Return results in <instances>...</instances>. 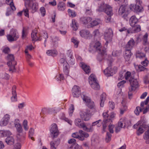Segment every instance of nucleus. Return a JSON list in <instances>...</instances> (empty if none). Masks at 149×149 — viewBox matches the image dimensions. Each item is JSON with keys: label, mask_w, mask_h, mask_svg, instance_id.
<instances>
[{"label": "nucleus", "mask_w": 149, "mask_h": 149, "mask_svg": "<svg viewBox=\"0 0 149 149\" xmlns=\"http://www.w3.org/2000/svg\"><path fill=\"white\" fill-rule=\"evenodd\" d=\"M97 10L100 12H104L108 16H106L105 21L106 22L108 23L111 21V16L113 15L112 7L108 4L104 3H102Z\"/></svg>", "instance_id": "1"}, {"label": "nucleus", "mask_w": 149, "mask_h": 149, "mask_svg": "<svg viewBox=\"0 0 149 149\" xmlns=\"http://www.w3.org/2000/svg\"><path fill=\"white\" fill-rule=\"evenodd\" d=\"M93 47L94 49L98 53L97 59L100 61H101L104 58V55L106 54V49L102 47L101 43L99 42H95Z\"/></svg>", "instance_id": "2"}, {"label": "nucleus", "mask_w": 149, "mask_h": 149, "mask_svg": "<svg viewBox=\"0 0 149 149\" xmlns=\"http://www.w3.org/2000/svg\"><path fill=\"white\" fill-rule=\"evenodd\" d=\"M89 82L91 87L96 90L100 89V86L99 84L96 81L95 76L93 74H91L88 78Z\"/></svg>", "instance_id": "3"}, {"label": "nucleus", "mask_w": 149, "mask_h": 149, "mask_svg": "<svg viewBox=\"0 0 149 149\" xmlns=\"http://www.w3.org/2000/svg\"><path fill=\"white\" fill-rule=\"evenodd\" d=\"M75 125L80 128H82L83 130L87 132H92L93 128H88L86 126L85 123L81 121V120L79 118H77L75 120Z\"/></svg>", "instance_id": "4"}, {"label": "nucleus", "mask_w": 149, "mask_h": 149, "mask_svg": "<svg viewBox=\"0 0 149 149\" xmlns=\"http://www.w3.org/2000/svg\"><path fill=\"white\" fill-rule=\"evenodd\" d=\"M117 71V68L115 67L112 68L110 64L109 67L104 70V73L107 77H109L113 76Z\"/></svg>", "instance_id": "5"}, {"label": "nucleus", "mask_w": 149, "mask_h": 149, "mask_svg": "<svg viewBox=\"0 0 149 149\" xmlns=\"http://www.w3.org/2000/svg\"><path fill=\"white\" fill-rule=\"evenodd\" d=\"M129 82L130 85V87L129 88V90L130 92L134 91L139 86V83L136 79L131 78L129 80Z\"/></svg>", "instance_id": "6"}, {"label": "nucleus", "mask_w": 149, "mask_h": 149, "mask_svg": "<svg viewBox=\"0 0 149 149\" xmlns=\"http://www.w3.org/2000/svg\"><path fill=\"white\" fill-rule=\"evenodd\" d=\"M81 118L85 121L90 120L91 116L90 111L88 109L86 110L85 111H81L80 113Z\"/></svg>", "instance_id": "7"}, {"label": "nucleus", "mask_w": 149, "mask_h": 149, "mask_svg": "<svg viewBox=\"0 0 149 149\" xmlns=\"http://www.w3.org/2000/svg\"><path fill=\"white\" fill-rule=\"evenodd\" d=\"M108 112H104L103 113L102 116L104 118L103 122H105V123L112 122V119L114 118L115 114L112 112L111 113L109 116L108 113Z\"/></svg>", "instance_id": "8"}, {"label": "nucleus", "mask_w": 149, "mask_h": 149, "mask_svg": "<svg viewBox=\"0 0 149 149\" xmlns=\"http://www.w3.org/2000/svg\"><path fill=\"white\" fill-rule=\"evenodd\" d=\"M60 62L63 67L64 72L65 74L68 75L69 73V65L64 58L61 59Z\"/></svg>", "instance_id": "9"}, {"label": "nucleus", "mask_w": 149, "mask_h": 149, "mask_svg": "<svg viewBox=\"0 0 149 149\" xmlns=\"http://www.w3.org/2000/svg\"><path fill=\"white\" fill-rule=\"evenodd\" d=\"M50 131L51 136L53 139L57 137L58 134V131L56 124L54 123L52 125Z\"/></svg>", "instance_id": "10"}, {"label": "nucleus", "mask_w": 149, "mask_h": 149, "mask_svg": "<svg viewBox=\"0 0 149 149\" xmlns=\"http://www.w3.org/2000/svg\"><path fill=\"white\" fill-rule=\"evenodd\" d=\"M84 101H85L87 106L90 109H95V105L93 102L91 101L89 98L84 95L81 96Z\"/></svg>", "instance_id": "11"}, {"label": "nucleus", "mask_w": 149, "mask_h": 149, "mask_svg": "<svg viewBox=\"0 0 149 149\" xmlns=\"http://www.w3.org/2000/svg\"><path fill=\"white\" fill-rule=\"evenodd\" d=\"M104 38L106 40V45H107L109 42L112 40L113 31L111 29H109L107 32L104 33Z\"/></svg>", "instance_id": "12"}, {"label": "nucleus", "mask_w": 149, "mask_h": 149, "mask_svg": "<svg viewBox=\"0 0 149 149\" xmlns=\"http://www.w3.org/2000/svg\"><path fill=\"white\" fill-rule=\"evenodd\" d=\"M57 113V110L55 108H52L47 109L46 108H43L42 110V113L43 114L45 115L49 114L54 116Z\"/></svg>", "instance_id": "13"}, {"label": "nucleus", "mask_w": 149, "mask_h": 149, "mask_svg": "<svg viewBox=\"0 0 149 149\" xmlns=\"http://www.w3.org/2000/svg\"><path fill=\"white\" fill-rule=\"evenodd\" d=\"M39 35L40 34L38 33L37 30L36 29L33 30L31 33V37L32 40L36 41L42 40V37L39 36Z\"/></svg>", "instance_id": "14"}, {"label": "nucleus", "mask_w": 149, "mask_h": 149, "mask_svg": "<svg viewBox=\"0 0 149 149\" xmlns=\"http://www.w3.org/2000/svg\"><path fill=\"white\" fill-rule=\"evenodd\" d=\"M138 21V19L135 16H133L130 19L129 21L130 24L132 27L136 26L135 28H141L140 25H136Z\"/></svg>", "instance_id": "15"}, {"label": "nucleus", "mask_w": 149, "mask_h": 149, "mask_svg": "<svg viewBox=\"0 0 149 149\" xmlns=\"http://www.w3.org/2000/svg\"><path fill=\"white\" fill-rule=\"evenodd\" d=\"M6 1L8 2H10V8H7V11L6 13V15L9 16L11 14L12 12L11 9L13 11L16 10V8L13 3V0H6Z\"/></svg>", "instance_id": "16"}, {"label": "nucleus", "mask_w": 149, "mask_h": 149, "mask_svg": "<svg viewBox=\"0 0 149 149\" xmlns=\"http://www.w3.org/2000/svg\"><path fill=\"white\" fill-rule=\"evenodd\" d=\"M80 34L82 37L86 39H89L91 37V34L90 32L86 29H83L80 31Z\"/></svg>", "instance_id": "17"}, {"label": "nucleus", "mask_w": 149, "mask_h": 149, "mask_svg": "<svg viewBox=\"0 0 149 149\" xmlns=\"http://www.w3.org/2000/svg\"><path fill=\"white\" fill-rule=\"evenodd\" d=\"M72 95L74 97H78L81 94L79 87L77 86H74L72 89Z\"/></svg>", "instance_id": "18"}, {"label": "nucleus", "mask_w": 149, "mask_h": 149, "mask_svg": "<svg viewBox=\"0 0 149 149\" xmlns=\"http://www.w3.org/2000/svg\"><path fill=\"white\" fill-rule=\"evenodd\" d=\"M119 15L125 18L128 15V12L125 11V7L124 5H121L118 10Z\"/></svg>", "instance_id": "19"}, {"label": "nucleus", "mask_w": 149, "mask_h": 149, "mask_svg": "<svg viewBox=\"0 0 149 149\" xmlns=\"http://www.w3.org/2000/svg\"><path fill=\"white\" fill-rule=\"evenodd\" d=\"M130 10L135 12H141L142 9V8L138 5L131 4L130 6Z\"/></svg>", "instance_id": "20"}, {"label": "nucleus", "mask_w": 149, "mask_h": 149, "mask_svg": "<svg viewBox=\"0 0 149 149\" xmlns=\"http://www.w3.org/2000/svg\"><path fill=\"white\" fill-rule=\"evenodd\" d=\"M79 133L80 135L79 137V140L81 141L84 140V138H87L89 136V134L81 130L79 131Z\"/></svg>", "instance_id": "21"}, {"label": "nucleus", "mask_w": 149, "mask_h": 149, "mask_svg": "<svg viewBox=\"0 0 149 149\" xmlns=\"http://www.w3.org/2000/svg\"><path fill=\"white\" fill-rule=\"evenodd\" d=\"M17 64V62L16 61H13V62H8L7 63V65L9 67V71H12L13 72H15V65Z\"/></svg>", "instance_id": "22"}, {"label": "nucleus", "mask_w": 149, "mask_h": 149, "mask_svg": "<svg viewBox=\"0 0 149 149\" xmlns=\"http://www.w3.org/2000/svg\"><path fill=\"white\" fill-rule=\"evenodd\" d=\"M135 44V42L132 38H131L125 45V49H131Z\"/></svg>", "instance_id": "23"}, {"label": "nucleus", "mask_w": 149, "mask_h": 149, "mask_svg": "<svg viewBox=\"0 0 149 149\" xmlns=\"http://www.w3.org/2000/svg\"><path fill=\"white\" fill-rule=\"evenodd\" d=\"M80 65L86 74L89 73L90 72V67L86 65L84 63H81Z\"/></svg>", "instance_id": "24"}, {"label": "nucleus", "mask_w": 149, "mask_h": 149, "mask_svg": "<svg viewBox=\"0 0 149 149\" xmlns=\"http://www.w3.org/2000/svg\"><path fill=\"white\" fill-rule=\"evenodd\" d=\"M131 50L130 49H125V50L124 57L126 61H128L130 60V59L132 55Z\"/></svg>", "instance_id": "25"}, {"label": "nucleus", "mask_w": 149, "mask_h": 149, "mask_svg": "<svg viewBox=\"0 0 149 149\" xmlns=\"http://www.w3.org/2000/svg\"><path fill=\"white\" fill-rule=\"evenodd\" d=\"M38 8V4L36 3H33L31 6V7H29V9H31V12L32 13L36 12Z\"/></svg>", "instance_id": "26"}, {"label": "nucleus", "mask_w": 149, "mask_h": 149, "mask_svg": "<svg viewBox=\"0 0 149 149\" xmlns=\"http://www.w3.org/2000/svg\"><path fill=\"white\" fill-rule=\"evenodd\" d=\"M60 140L59 139H57L54 142L53 141L51 142L50 143L51 149H56V147L55 146H58L60 144Z\"/></svg>", "instance_id": "27"}, {"label": "nucleus", "mask_w": 149, "mask_h": 149, "mask_svg": "<svg viewBox=\"0 0 149 149\" xmlns=\"http://www.w3.org/2000/svg\"><path fill=\"white\" fill-rule=\"evenodd\" d=\"M46 53L49 56H51L53 57L56 56L58 54L57 51L55 49L48 50Z\"/></svg>", "instance_id": "28"}, {"label": "nucleus", "mask_w": 149, "mask_h": 149, "mask_svg": "<svg viewBox=\"0 0 149 149\" xmlns=\"http://www.w3.org/2000/svg\"><path fill=\"white\" fill-rule=\"evenodd\" d=\"M147 126L145 125H141L138 130L137 134L138 135H139L142 134L144 131V129L146 128Z\"/></svg>", "instance_id": "29"}, {"label": "nucleus", "mask_w": 149, "mask_h": 149, "mask_svg": "<svg viewBox=\"0 0 149 149\" xmlns=\"http://www.w3.org/2000/svg\"><path fill=\"white\" fill-rule=\"evenodd\" d=\"M6 143L8 145H11L13 144L14 143V139L12 136H8L5 139Z\"/></svg>", "instance_id": "30"}, {"label": "nucleus", "mask_w": 149, "mask_h": 149, "mask_svg": "<svg viewBox=\"0 0 149 149\" xmlns=\"http://www.w3.org/2000/svg\"><path fill=\"white\" fill-rule=\"evenodd\" d=\"M65 4L63 2H59L57 5V8L59 11H64L65 9Z\"/></svg>", "instance_id": "31"}, {"label": "nucleus", "mask_w": 149, "mask_h": 149, "mask_svg": "<svg viewBox=\"0 0 149 149\" xmlns=\"http://www.w3.org/2000/svg\"><path fill=\"white\" fill-rule=\"evenodd\" d=\"M80 19L83 24H86L92 20V18L90 17H82L80 18Z\"/></svg>", "instance_id": "32"}, {"label": "nucleus", "mask_w": 149, "mask_h": 149, "mask_svg": "<svg viewBox=\"0 0 149 149\" xmlns=\"http://www.w3.org/2000/svg\"><path fill=\"white\" fill-rule=\"evenodd\" d=\"M106 95L104 93H103L101 95L100 105L101 107L104 106V101L106 99Z\"/></svg>", "instance_id": "33"}, {"label": "nucleus", "mask_w": 149, "mask_h": 149, "mask_svg": "<svg viewBox=\"0 0 149 149\" xmlns=\"http://www.w3.org/2000/svg\"><path fill=\"white\" fill-rule=\"evenodd\" d=\"M67 54L70 58L69 61L70 63L72 64H73L74 63L72 61L74 60L73 59V56L72 53V51L70 50H68L67 51Z\"/></svg>", "instance_id": "34"}, {"label": "nucleus", "mask_w": 149, "mask_h": 149, "mask_svg": "<svg viewBox=\"0 0 149 149\" xmlns=\"http://www.w3.org/2000/svg\"><path fill=\"white\" fill-rule=\"evenodd\" d=\"M0 133L3 136H8L11 134L10 132L7 130H2Z\"/></svg>", "instance_id": "35"}, {"label": "nucleus", "mask_w": 149, "mask_h": 149, "mask_svg": "<svg viewBox=\"0 0 149 149\" xmlns=\"http://www.w3.org/2000/svg\"><path fill=\"white\" fill-rule=\"evenodd\" d=\"M52 38V42L54 45H56L58 43V41L59 40V39L58 37L55 36H51V37Z\"/></svg>", "instance_id": "36"}, {"label": "nucleus", "mask_w": 149, "mask_h": 149, "mask_svg": "<svg viewBox=\"0 0 149 149\" xmlns=\"http://www.w3.org/2000/svg\"><path fill=\"white\" fill-rule=\"evenodd\" d=\"M15 127L18 133H21L22 131V128L20 124L18 123H15Z\"/></svg>", "instance_id": "37"}, {"label": "nucleus", "mask_w": 149, "mask_h": 149, "mask_svg": "<svg viewBox=\"0 0 149 149\" xmlns=\"http://www.w3.org/2000/svg\"><path fill=\"white\" fill-rule=\"evenodd\" d=\"M123 108H122L120 109V113L121 114H123L125 111H126L127 109V107L126 105L125 104V103L124 102H122Z\"/></svg>", "instance_id": "38"}, {"label": "nucleus", "mask_w": 149, "mask_h": 149, "mask_svg": "<svg viewBox=\"0 0 149 149\" xmlns=\"http://www.w3.org/2000/svg\"><path fill=\"white\" fill-rule=\"evenodd\" d=\"M9 75L6 73L0 74V78L8 80L9 79Z\"/></svg>", "instance_id": "39"}, {"label": "nucleus", "mask_w": 149, "mask_h": 149, "mask_svg": "<svg viewBox=\"0 0 149 149\" xmlns=\"http://www.w3.org/2000/svg\"><path fill=\"white\" fill-rule=\"evenodd\" d=\"M100 22V21L99 19L94 20L90 23V26L91 27H94L98 24Z\"/></svg>", "instance_id": "40"}, {"label": "nucleus", "mask_w": 149, "mask_h": 149, "mask_svg": "<svg viewBox=\"0 0 149 149\" xmlns=\"http://www.w3.org/2000/svg\"><path fill=\"white\" fill-rule=\"evenodd\" d=\"M33 1V0H25V7H31V6L32 4Z\"/></svg>", "instance_id": "41"}, {"label": "nucleus", "mask_w": 149, "mask_h": 149, "mask_svg": "<svg viewBox=\"0 0 149 149\" xmlns=\"http://www.w3.org/2000/svg\"><path fill=\"white\" fill-rule=\"evenodd\" d=\"M34 130L31 128L29 130V137L33 141L34 140V138L33 137L34 134Z\"/></svg>", "instance_id": "42"}, {"label": "nucleus", "mask_w": 149, "mask_h": 149, "mask_svg": "<svg viewBox=\"0 0 149 149\" xmlns=\"http://www.w3.org/2000/svg\"><path fill=\"white\" fill-rule=\"evenodd\" d=\"M148 34L146 33L143 36V45H148V43L147 41L148 40Z\"/></svg>", "instance_id": "43"}, {"label": "nucleus", "mask_w": 149, "mask_h": 149, "mask_svg": "<svg viewBox=\"0 0 149 149\" xmlns=\"http://www.w3.org/2000/svg\"><path fill=\"white\" fill-rule=\"evenodd\" d=\"M17 140L19 141H21L24 140V136L22 135V133H18L17 134Z\"/></svg>", "instance_id": "44"}, {"label": "nucleus", "mask_w": 149, "mask_h": 149, "mask_svg": "<svg viewBox=\"0 0 149 149\" xmlns=\"http://www.w3.org/2000/svg\"><path fill=\"white\" fill-rule=\"evenodd\" d=\"M126 125L125 121H123V119H121L118 123V125L122 128H124Z\"/></svg>", "instance_id": "45"}, {"label": "nucleus", "mask_w": 149, "mask_h": 149, "mask_svg": "<svg viewBox=\"0 0 149 149\" xmlns=\"http://www.w3.org/2000/svg\"><path fill=\"white\" fill-rule=\"evenodd\" d=\"M8 60V62H13V61H15L14 59V56L12 54H9L7 56Z\"/></svg>", "instance_id": "46"}, {"label": "nucleus", "mask_w": 149, "mask_h": 149, "mask_svg": "<svg viewBox=\"0 0 149 149\" xmlns=\"http://www.w3.org/2000/svg\"><path fill=\"white\" fill-rule=\"evenodd\" d=\"M125 79L126 80H130L131 78H133V77L131 75V73L130 72H127L125 74Z\"/></svg>", "instance_id": "47"}, {"label": "nucleus", "mask_w": 149, "mask_h": 149, "mask_svg": "<svg viewBox=\"0 0 149 149\" xmlns=\"http://www.w3.org/2000/svg\"><path fill=\"white\" fill-rule=\"evenodd\" d=\"M10 34L15 39V40H17L19 38V35L18 33L16 31H14L13 33L11 32Z\"/></svg>", "instance_id": "48"}, {"label": "nucleus", "mask_w": 149, "mask_h": 149, "mask_svg": "<svg viewBox=\"0 0 149 149\" xmlns=\"http://www.w3.org/2000/svg\"><path fill=\"white\" fill-rule=\"evenodd\" d=\"M68 12L70 16L72 17H75L76 15V14L75 12L74 11L70 9H68Z\"/></svg>", "instance_id": "49"}, {"label": "nucleus", "mask_w": 149, "mask_h": 149, "mask_svg": "<svg viewBox=\"0 0 149 149\" xmlns=\"http://www.w3.org/2000/svg\"><path fill=\"white\" fill-rule=\"evenodd\" d=\"M71 42L74 44V47L76 48H77L79 43V42L76 39H74V37L72 38Z\"/></svg>", "instance_id": "50"}, {"label": "nucleus", "mask_w": 149, "mask_h": 149, "mask_svg": "<svg viewBox=\"0 0 149 149\" xmlns=\"http://www.w3.org/2000/svg\"><path fill=\"white\" fill-rule=\"evenodd\" d=\"M111 135L109 132H107L105 139V140L106 142L108 143L111 141Z\"/></svg>", "instance_id": "51"}, {"label": "nucleus", "mask_w": 149, "mask_h": 149, "mask_svg": "<svg viewBox=\"0 0 149 149\" xmlns=\"http://www.w3.org/2000/svg\"><path fill=\"white\" fill-rule=\"evenodd\" d=\"M135 66L136 69L137 68V70L139 71H143L146 69V68L141 65H136V66L135 65Z\"/></svg>", "instance_id": "52"}, {"label": "nucleus", "mask_w": 149, "mask_h": 149, "mask_svg": "<svg viewBox=\"0 0 149 149\" xmlns=\"http://www.w3.org/2000/svg\"><path fill=\"white\" fill-rule=\"evenodd\" d=\"M72 24L71 27L73 28H76L78 27V24L75 19L72 20Z\"/></svg>", "instance_id": "53"}, {"label": "nucleus", "mask_w": 149, "mask_h": 149, "mask_svg": "<svg viewBox=\"0 0 149 149\" xmlns=\"http://www.w3.org/2000/svg\"><path fill=\"white\" fill-rule=\"evenodd\" d=\"M28 8V7H26V8L24 9L22 11L24 15L26 17H29V10Z\"/></svg>", "instance_id": "54"}, {"label": "nucleus", "mask_w": 149, "mask_h": 149, "mask_svg": "<svg viewBox=\"0 0 149 149\" xmlns=\"http://www.w3.org/2000/svg\"><path fill=\"white\" fill-rule=\"evenodd\" d=\"M145 55L143 53L140 52L138 51L136 53V57L137 58H142L143 57H145Z\"/></svg>", "instance_id": "55"}, {"label": "nucleus", "mask_w": 149, "mask_h": 149, "mask_svg": "<svg viewBox=\"0 0 149 149\" xmlns=\"http://www.w3.org/2000/svg\"><path fill=\"white\" fill-rule=\"evenodd\" d=\"M126 82V81L125 80H123L122 81L119 82H118L117 84V86L119 88H121L122 87H123L124 84Z\"/></svg>", "instance_id": "56"}, {"label": "nucleus", "mask_w": 149, "mask_h": 149, "mask_svg": "<svg viewBox=\"0 0 149 149\" xmlns=\"http://www.w3.org/2000/svg\"><path fill=\"white\" fill-rule=\"evenodd\" d=\"M141 111V109L139 107H136V109L135 110L134 112L136 115H139V113Z\"/></svg>", "instance_id": "57"}, {"label": "nucleus", "mask_w": 149, "mask_h": 149, "mask_svg": "<svg viewBox=\"0 0 149 149\" xmlns=\"http://www.w3.org/2000/svg\"><path fill=\"white\" fill-rule=\"evenodd\" d=\"M27 31L26 29H23L22 31V38L24 39L25 38L27 35Z\"/></svg>", "instance_id": "58"}, {"label": "nucleus", "mask_w": 149, "mask_h": 149, "mask_svg": "<svg viewBox=\"0 0 149 149\" xmlns=\"http://www.w3.org/2000/svg\"><path fill=\"white\" fill-rule=\"evenodd\" d=\"M7 38L9 42H13L16 40H15V38H13L11 34L7 35Z\"/></svg>", "instance_id": "59"}, {"label": "nucleus", "mask_w": 149, "mask_h": 149, "mask_svg": "<svg viewBox=\"0 0 149 149\" xmlns=\"http://www.w3.org/2000/svg\"><path fill=\"white\" fill-rule=\"evenodd\" d=\"M43 38L44 39V44L45 46L46 47L45 43L47 41V39L48 38V36L47 33L46 32H44L43 33Z\"/></svg>", "instance_id": "60"}, {"label": "nucleus", "mask_w": 149, "mask_h": 149, "mask_svg": "<svg viewBox=\"0 0 149 149\" xmlns=\"http://www.w3.org/2000/svg\"><path fill=\"white\" fill-rule=\"evenodd\" d=\"M114 125H109L108 126V130L111 133H113V128L114 127Z\"/></svg>", "instance_id": "61"}, {"label": "nucleus", "mask_w": 149, "mask_h": 149, "mask_svg": "<svg viewBox=\"0 0 149 149\" xmlns=\"http://www.w3.org/2000/svg\"><path fill=\"white\" fill-rule=\"evenodd\" d=\"M40 11L42 16H44L46 13L45 8L43 7H42L40 9Z\"/></svg>", "instance_id": "62"}, {"label": "nucleus", "mask_w": 149, "mask_h": 149, "mask_svg": "<svg viewBox=\"0 0 149 149\" xmlns=\"http://www.w3.org/2000/svg\"><path fill=\"white\" fill-rule=\"evenodd\" d=\"M23 126L24 129L25 130H27L28 129L27 126V121L26 120H24L23 124Z\"/></svg>", "instance_id": "63"}, {"label": "nucleus", "mask_w": 149, "mask_h": 149, "mask_svg": "<svg viewBox=\"0 0 149 149\" xmlns=\"http://www.w3.org/2000/svg\"><path fill=\"white\" fill-rule=\"evenodd\" d=\"M149 101V97H148L144 102H142L141 104V106L142 107H143L144 104L146 105Z\"/></svg>", "instance_id": "64"}]
</instances>
